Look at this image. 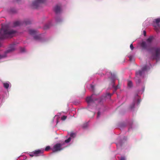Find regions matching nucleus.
Returning <instances> with one entry per match:
<instances>
[{
  "label": "nucleus",
  "instance_id": "f257e3e1",
  "mask_svg": "<svg viewBox=\"0 0 160 160\" xmlns=\"http://www.w3.org/2000/svg\"><path fill=\"white\" fill-rule=\"evenodd\" d=\"M154 39L153 36H150L146 41L141 43L140 46L143 49L148 50L151 59L156 60L157 62L160 59V47L152 46Z\"/></svg>",
  "mask_w": 160,
  "mask_h": 160
},
{
  "label": "nucleus",
  "instance_id": "f03ea898",
  "mask_svg": "<svg viewBox=\"0 0 160 160\" xmlns=\"http://www.w3.org/2000/svg\"><path fill=\"white\" fill-rule=\"evenodd\" d=\"M112 94L109 93H107L103 95L99 99H96L95 95L92 94L91 96L87 97L86 99V102L88 103V108L91 111H93L92 109H96V103L101 104L104 101L106 98H110Z\"/></svg>",
  "mask_w": 160,
  "mask_h": 160
},
{
  "label": "nucleus",
  "instance_id": "7ed1b4c3",
  "mask_svg": "<svg viewBox=\"0 0 160 160\" xmlns=\"http://www.w3.org/2000/svg\"><path fill=\"white\" fill-rule=\"evenodd\" d=\"M151 67V64L149 63L143 66L141 70L136 72L135 80L137 84L144 82L146 79L147 72Z\"/></svg>",
  "mask_w": 160,
  "mask_h": 160
},
{
  "label": "nucleus",
  "instance_id": "20e7f679",
  "mask_svg": "<svg viewBox=\"0 0 160 160\" xmlns=\"http://www.w3.org/2000/svg\"><path fill=\"white\" fill-rule=\"evenodd\" d=\"M16 32L15 31L9 29L7 25L2 26V28L0 29V39L11 38Z\"/></svg>",
  "mask_w": 160,
  "mask_h": 160
},
{
  "label": "nucleus",
  "instance_id": "39448f33",
  "mask_svg": "<svg viewBox=\"0 0 160 160\" xmlns=\"http://www.w3.org/2000/svg\"><path fill=\"white\" fill-rule=\"evenodd\" d=\"M2 44L0 42V47ZM16 48V44H11L8 48V49L2 53H0V62L5 61V59L8 56L9 53L14 51Z\"/></svg>",
  "mask_w": 160,
  "mask_h": 160
},
{
  "label": "nucleus",
  "instance_id": "423d86ee",
  "mask_svg": "<svg viewBox=\"0 0 160 160\" xmlns=\"http://www.w3.org/2000/svg\"><path fill=\"white\" fill-rule=\"evenodd\" d=\"M76 136V133L73 132H71L68 133L66 139L63 142V145L66 147L70 145L73 142L74 139Z\"/></svg>",
  "mask_w": 160,
  "mask_h": 160
},
{
  "label": "nucleus",
  "instance_id": "0eeeda50",
  "mask_svg": "<svg viewBox=\"0 0 160 160\" xmlns=\"http://www.w3.org/2000/svg\"><path fill=\"white\" fill-rule=\"evenodd\" d=\"M76 136V133L73 132H71L68 133L66 139L63 142V145L66 147L70 145L73 142L74 139Z\"/></svg>",
  "mask_w": 160,
  "mask_h": 160
},
{
  "label": "nucleus",
  "instance_id": "6e6552de",
  "mask_svg": "<svg viewBox=\"0 0 160 160\" xmlns=\"http://www.w3.org/2000/svg\"><path fill=\"white\" fill-rule=\"evenodd\" d=\"M28 32L29 34L33 37L35 40L40 42L45 41L43 36L42 34H38L37 31L31 29L29 30Z\"/></svg>",
  "mask_w": 160,
  "mask_h": 160
},
{
  "label": "nucleus",
  "instance_id": "1a4fd4ad",
  "mask_svg": "<svg viewBox=\"0 0 160 160\" xmlns=\"http://www.w3.org/2000/svg\"><path fill=\"white\" fill-rule=\"evenodd\" d=\"M141 99L139 96L138 95H135L133 99L132 103L130 106V108L131 110H132L137 107L140 104L141 101Z\"/></svg>",
  "mask_w": 160,
  "mask_h": 160
},
{
  "label": "nucleus",
  "instance_id": "9d476101",
  "mask_svg": "<svg viewBox=\"0 0 160 160\" xmlns=\"http://www.w3.org/2000/svg\"><path fill=\"white\" fill-rule=\"evenodd\" d=\"M63 142L61 143H58L55 144L53 147L52 150L53 152L59 151L64 148H66L63 145Z\"/></svg>",
  "mask_w": 160,
  "mask_h": 160
},
{
  "label": "nucleus",
  "instance_id": "9b49d317",
  "mask_svg": "<svg viewBox=\"0 0 160 160\" xmlns=\"http://www.w3.org/2000/svg\"><path fill=\"white\" fill-rule=\"evenodd\" d=\"M152 25L157 32L160 31V18L154 19L153 21Z\"/></svg>",
  "mask_w": 160,
  "mask_h": 160
},
{
  "label": "nucleus",
  "instance_id": "f8f14e48",
  "mask_svg": "<svg viewBox=\"0 0 160 160\" xmlns=\"http://www.w3.org/2000/svg\"><path fill=\"white\" fill-rule=\"evenodd\" d=\"M60 117V113H58L54 117L51 122V125L52 127H54L56 126L59 122Z\"/></svg>",
  "mask_w": 160,
  "mask_h": 160
},
{
  "label": "nucleus",
  "instance_id": "ddd939ff",
  "mask_svg": "<svg viewBox=\"0 0 160 160\" xmlns=\"http://www.w3.org/2000/svg\"><path fill=\"white\" fill-rule=\"evenodd\" d=\"M47 0H34L32 2V6L35 8H36L38 7L40 4L41 3L45 2Z\"/></svg>",
  "mask_w": 160,
  "mask_h": 160
},
{
  "label": "nucleus",
  "instance_id": "4468645a",
  "mask_svg": "<svg viewBox=\"0 0 160 160\" xmlns=\"http://www.w3.org/2000/svg\"><path fill=\"white\" fill-rule=\"evenodd\" d=\"M111 76L113 78V80L111 81V85L110 86V87L111 88H114V92H115V91L118 89H119L120 88V86L119 85H118L116 86H115V82L114 81V80H115L116 79L115 75L113 74H111Z\"/></svg>",
  "mask_w": 160,
  "mask_h": 160
},
{
  "label": "nucleus",
  "instance_id": "2eb2a0df",
  "mask_svg": "<svg viewBox=\"0 0 160 160\" xmlns=\"http://www.w3.org/2000/svg\"><path fill=\"white\" fill-rule=\"evenodd\" d=\"M30 23V22L29 20H27L23 22L19 21L14 22L13 23V26L14 27L20 26L23 24H28Z\"/></svg>",
  "mask_w": 160,
  "mask_h": 160
},
{
  "label": "nucleus",
  "instance_id": "dca6fc26",
  "mask_svg": "<svg viewBox=\"0 0 160 160\" xmlns=\"http://www.w3.org/2000/svg\"><path fill=\"white\" fill-rule=\"evenodd\" d=\"M54 10L57 14H60L62 11L61 5L60 4L56 5L54 8Z\"/></svg>",
  "mask_w": 160,
  "mask_h": 160
},
{
  "label": "nucleus",
  "instance_id": "f3484780",
  "mask_svg": "<svg viewBox=\"0 0 160 160\" xmlns=\"http://www.w3.org/2000/svg\"><path fill=\"white\" fill-rule=\"evenodd\" d=\"M44 151V149L41 148L35 150L34 152L35 154V156H38L42 155Z\"/></svg>",
  "mask_w": 160,
  "mask_h": 160
},
{
  "label": "nucleus",
  "instance_id": "a211bd4d",
  "mask_svg": "<svg viewBox=\"0 0 160 160\" xmlns=\"http://www.w3.org/2000/svg\"><path fill=\"white\" fill-rule=\"evenodd\" d=\"M127 138L125 137H123V138L120 140L118 142L116 143V145L118 148H119L120 147L122 144V143H124L127 140Z\"/></svg>",
  "mask_w": 160,
  "mask_h": 160
},
{
  "label": "nucleus",
  "instance_id": "6ab92c4d",
  "mask_svg": "<svg viewBox=\"0 0 160 160\" xmlns=\"http://www.w3.org/2000/svg\"><path fill=\"white\" fill-rule=\"evenodd\" d=\"M3 84L4 88L7 89H8L9 88H10L11 86V85L10 82L8 81L3 83Z\"/></svg>",
  "mask_w": 160,
  "mask_h": 160
},
{
  "label": "nucleus",
  "instance_id": "aec40b11",
  "mask_svg": "<svg viewBox=\"0 0 160 160\" xmlns=\"http://www.w3.org/2000/svg\"><path fill=\"white\" fill-rule=\"evenodd\" d=\"M127 84H128V87L129 88H131L132 86V82L130 81H128Z\"/></svg>",
  "mask_w": 160,
  "mask_h": 160
},
{
  "label": "nucleus",
  "instance_id": "412c9836",
  "mask_svg": "<svg viewBox=\"0 0 160 160\" xmlns=\"http://www.w3.org/2000/svg\"><path fill=\"white\" fill-rule=\"evenodd\" d=\"M128 57L129 58V60L131 61H133L134 60V57L133 55H131V54L129 55H128Z\"/></svg>",
  "mask_w": 160,
  "mask_h": 160
},
{
  "label": "nucleus",
  "instance_id": "4be33fe9",
  "mask_svg": "<svg viewBox=\"0 0 160 160\" xmlns=\"http://www.w3.org/2000/svg\"><path fill=\"white\" fill-rule=\"evenodd\" d=\"M51 25V23L46 24L44 26V29H47Z\"/></svg>",
  "mask_w": 160,
  "mask_h": 160
},
{
  "label": "nucleus",
  "instance_id": "5701e85b",
  "mask_svg": "<svg viewBox=\"0 0 160 160\" xmlns=\"http://www.w3.org/2000/svg\"><path fill=\"white\" fill-rule=\"evenodd\" d=\"M118 160H126V158L124 156H121L120 157H118Z\"/></svg>",
  "mask_w": 160,
  "mask_h": 160
},
{
  "label": "nucleus",
  "instance_id": "b1692460",
  "mask_svg": "<svg viewBox=\"0 0 160 160\" xmlns=\"http://www.w3.org/2000/svg\"><path fill=\"white\" fill-rule=\"evenodd\" d=\"M28 154L31 157H32L34 156H35V152H34L33 151V152H29V153H28Z\"/></svg>",
  "mask_w": 160,
  "mask_h": 160
},
{
  "label": "nucleus",
  "instance_id": "393cba45",
  "mask_svg": "<svg viewBox=\"0 0 160 160\" xmlns=\"http://www.w3.org/2000/svg\"><path fill=\"white\" fill-rule=\"evenodd\" d=\"M60 114H61V113H60ZM67 117V116H64V115H63L62 116H61V117H60L62 121L65 120L66 119Z\"/></svg>",
  "mask_w": 160,
  "mask_h": 160
},
{
  "label": "nucleus",
  "instance_id": "a878e982",
  "mask_svg": "<svg viewBox=\"0 0 160 160\" xmlns=\"http://www.w3.org/2000/svg\"><path fill=\"white\" fill-rule=\"evenodd\" d=\"M88 123L86 122L83 124L82 127L83 128H86L88 127Z\"/></svg>",
  "mask_w": 160,
  "mask_h": 160
},
{
  "label": "nucleus",
  "instance_id": "bb28decb",
  "mask_svg": "<svg viewBox=\"0 0 160 160\" xmlns=\"http://www.w3.org/2000/svg\"><path fill=\"white\" fill-rule=\"evenodd\" d=\"M88 87L91 90H93L94 89V86L92 84L89 85Z\"/></svg>",
  "mask_w": 160,
  "mask_h": 160
},
{
  "label": "nucleus",
  "instance_id": "cd10ccee",
  "mask_svg": "<svg viewBox=\"0 0 160 160\" xmlns=\"http://www.w3.org/2000/svg\"><path fill=\"white\" fill-rule=\"evenodd\" d=\"M145 88L144 87H143L141 89V90L139 91V93L141 94H142L144 91Z\"/></svg>",
  "mask_w": 160,
  "mask_h": 160
},
{
  "label": "nucleus",
  "instance_id": "c85d7f7f",
  "mask_svg": "<svg viewBox=\"0 0 160 160\" xmlns=\"http://www.w3.org/2000/svg\"><path fill=\"white\" fill-rule=\"evenodd\" d=\"M62 20V19L61 18H56V21L57 22H59L61 21Z\"/></svg>",
  "mask_w": 160,
  "mask_h": 160
},
{
  "label": "nucleus",
  "instance_id": "c756f323",
  "mask_svg": "<svg viewBox=\"0 0 160 160\" xmlns=\"http://www.w3.org/2000/svg\"><path fill=\"white\" fill-rule=\"evenodd\" d=\"M50 148V147L49 146H47L45 149H44V151H48L49 150Z\"/></svg>",
  "mask_w": 160,
  "mask_h": 160
},
{
  "label": "nucleus",
  "instance_id": "7c9ffc66",
  "mask_svg": "<svg viewBox=\"0 0 160 160\" xmlns=\"http://www.w3.org/2000/svg\"><path fill=\"white\" fill-rule=\"evenodd\" d=\"M101 115V112H100V111L99 110L98 112L97 113V117L98 118Z\"/></svg>",
  "mask_w": 160,
  "mask_h": 160
},
{
  "label": "nucleus",
  "instance_id": "2f4dec72",
  "mask_svg": "<svg viewBox=\"0 0 160 160\" xmlns=\"http://www.w3.org/2000/svg\"><path fill=\"white\" fill-rule=\"evenodd\" d=\"M20 51L21 52H24L25 51V49L24 48H20Z\"/></svg>",
  "mask_w": 160,
  "mask_h": 160
},
{
  "label": "nucleus",
  "instance_id": "473e14b6",
  "mask_svg": "<svg viewBox=\"0 0 160 160\" xmlns=\"http://www.w3.org/2000/svg\"><path fill=\"white\" fill-rule=\"evenodd\" d=\"M130 48L132 50L133 49L134 47H133L132 43L130 45Z\"/></svg>",
  "mask_w": 160,
  "mask_h": 160
},
{
  "label": "nucleus",
  "instance_id": "72a5a7b5",
  "mask_svg": "<svg viewBox=\"0 0 160 160\" xmlns=\"http://www.w3.org/2000/svg\"><path fill=\"white\" fill-rule=\"evenodd\" d=\"M143 34L144 36H146V31L145 30H143Z\"/></svg>",
  "mask_w": 160,
  "mask_h": 160
},
{
  "label": "nucleus",
  "instance_id": "f704fd0d",
  "mask_svg": "<svg viewBox=\"0 0 160 160\" xmlns=\"http://www.w3.org/2000/svg\"><path fill=\"white\" fill-rule=\"evenodd\" d=\"M11 12L12 13H14L15 12V11H11Z\"/></svg>",
  "mask_w": 160,
  "mask_h": 160
},
{
  "label": "nucleus",
  "instance_id": "c9c22d12",
  "mask_svg": "<svg viewBox=\"0 0 160 160\" xmlns=\"http://www.w3.org/2000/svg\"><path fill=\"white\" fill-rule=\"evenodd\" d=\"M19 0H17V1H19Z\"/></svg>",
  "mask_w": 160,
  "mask_h": 160
}]
</instances>
